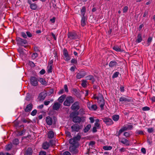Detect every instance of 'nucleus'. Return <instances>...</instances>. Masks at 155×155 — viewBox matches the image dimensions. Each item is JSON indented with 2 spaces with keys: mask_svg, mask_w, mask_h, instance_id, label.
Wrapping results in <instances>:
<instances>
[{
  "mask_svg": "<svg viewBox=\"0 0 155 155\" xmlns=\"http://www.w3.org/2000/svg\"><path fill=\"white\" fill-rule=\"evenodd\" d=\"M74 102V98L71 96H68L66 97L65 100L63 104L65 106L69 107Z\"/></svg>",
  "mask_w": 155,
  "mask_h": 155,
  "instance_id": "1",
  "label": "nucleus"
},
{
  "mask_svg": "<svg viewBox=\"0 0 155 155\" xmlns=\"http://www.w3.org/2000/svg\"><path fill=\"white\" fill-rule=\"evenodd\" d=\"M67 35L68 38L71 40L76 39L78 38V35L74 32H69Z\"/></svg>",
  "mask_w": 155,
  "mask_h": 155,
  "instance_id": "2",
  "label": "nucleus"
},
{
  "mask_svg": "<svg viewBox=\"0 0 155 155\" xmlns=\"http://www.w3.org/2000/svg\"><path fill=\"white\" fill-rule=\"evenodd\" d=\"M16 41L18 45L23 46L24 45L28 44V42L26 39H24L19 37L16 38Z\"/></svg>",
  "mask_w": 155,
  "mask_h": 155,
  "instance_id": "3",
  "label": "nucleus"
},
{
  "mask_svg": "<svg viewBox=\"0 0 155 155\" xmlns=\"http://www.w3.org/2000/svg\"><path fill=\"white\" fill-rule=\"evenodd\" d=\"M102 120H103V121L104 122L107 126L111 125L114 123L112 119L108 117L102 118Z\"/></svg>",
  "mask_w": 155,
  "mask_h": 155,
  "instance_id": "4",
  "label": "nucleus"
},
{
  "mask_svg": "<svg viewBox=\"0 0 155 155\" xmlns=\"http://www.w3.org/2000/svg\"><path fill=\"white\" fill-rule=\"evenodd\" d=\"M119 101L122 103L132 102L133 101L131 97L128 96H127L126 97H125L124 96L121 97L119 99Z\"/></svg>",
  "mask_w": 155,
  "mask_h": 155,
  "instance_id": "5",
  "label": "nucleus"
},
{
  "mask_svg": "<svg viewBox=\"0 0 155 155\" xmlns=\"http://www.w3.org/2000/svg\"><path fill=\"white\" fill-rule=\"evenodd\" d=\"M79 104L80 102L79 101H75L71 105V109L73 110H78L80 108Z\"/></svg>",
  "mask_w": 155,
  "mask_h": 155,
  "instance_id": "6",
  "label": "nucleus"
},
{
  "mask_svg": "<svg viewBox=\"0 0 155 155\" xmlns=\"http://www.w3.org/2000/svg\"><path fill=\"white\" fill-rule=\"evenodd\" d=\"M69 149V151L73 154H76L78 152V150L75 145L70 146Z\"/></svg>",
  "mask_w": 155,
  "mask_h": 155,
  "instance_id": "7",
  "label": "nucleus"
},
{
  "mask_svg": "<svg viewBox=\"0 0 155 155\" xmlns=\"http://www.w3.org/2000/svg\"><path fill=\"white\" fill-rule=\"evenodd\" d=\"M71 128L72 132H78L79 131L80 128L79 125L77 124H74L72 125Z\"/></svg>",
  "mask_w": 155,
  "mask_h": 155,
  "instance_id": "8",
  "label": "nucleus"
},
{
  "mask_svg": "<svg viewBox=\"0 0 155 155\" xmlns=\"http://www.w3.org/2000/svg\"><path fill=\"white\" fill-rule=\"evenodd\" d=\"M21 36L24 38H27V37L29 38H31L32 36L31 33L29 31H27L26 33L22 32L21 33Z\"/></svg>",
  "mask_w": 155,
  "mask_h": 155,
  "instance_id": "9",
  "label": "nucleus"
},
{
  "mask_svg": "<svg viewBox=\"0 0 155 155\" xmlns=\"http://www.w3.org/2000/svg\"><path fill=\"white\" fill-rule=\"evenodd\" d=\"M38 79L34 77H32L31 78L30 82L31 85L34 86H36L38 85Z\"/></svg>",
  "mask_w": 155,
  "mask_h": 155,
  "instance_id": "10",
  "label": "nucleus"
},
{
  "mask_svg": "<svg viewBox=\"0 0 155 155\" xmlns=\"http://www.w3.org/2000/svg\"><path fill=\"white\" fill-rule=\"evenodd\" d=\"M63 55L66 58L65 60L67 61H69L70 59V58L68 54L67 49L64 48L63 49Z\"/></svg>",
  "mask_w": 155,
  "mask_h": 155,
  "instance_id": "11",
  "label": "nucleus"
},
{
  "mask_svg": "<svg viewBox=\"0 0 155 155\" xmlns=\"http://www.w3.org/2000/svg\"><path fill=\"white\" fill-rule=\"evenodd\" d=\"M86 75V73L85 71H81L77 74L76 77L77 79H79L84 77Z\"/></svg>",
  "mask_w": 155,
  "mask_h": 155,
  "instance_id": "12",
  "label": "nucleus"
},
{
  "mask_svg": "<svg viewBox=\"0 0 155 155\" xmlns=\"http://www.w3.org/2000/svg\"><path fill=\"white\" fill-rule=\"evenodd\" d=\"M47 96V93L45 91H43L40 93L38 97L40 101L44 100Z\"/></svg>",
  "mask_w": 155,
  "mask_h": 155,
  "instance_id": "13",
  "label": "nucleus"
},
{
  "mask_svg": "<svg viewBox=\"0 0 155 155\" xmlns=\"http://www.w3.org/2000/svg\"><path fill=\"white\" fill-rule=\"evenodd\" d=\"M33 107V105L32 103H30L28 104L24 109L25 111L26 112H29L31 111Z\"/></svg>",
  "mask_w": 155,
  "mask_h": 155,
  "instance_id": "14",
  "label": "nucleus"
},
{
  "mask_svg": "<svg viewBox=\"0 0 155 155\" xmlns=\"http://www.w3.org/2000/svg\"><path fill=\"white\" fill-rule=\"evenodd\" d=\"M82 117H81L78 116L74 117L72 119L73 121L76 123H80Z\"/></svg>",
  "mask_w": 155,
  "mask_h": 155,
  "instance_id": "15",
  "label": "nucleus"
},
{
  "mask_svg": "<svg viewBox=\"0 0 155 155\" xmlns=\"http://www.w3.org/2000/svg\"><path fill=\"white\" fill-rule=\"evenodd\" d=\"M61 104L58 102L54 103L52 109L53 110H58L60 108Z\"/></svg>",
  "mask_w": 155,
  "mask_h": 155,
  "instance_id": "16",
  "label": "nucleus"
},
{
  "mask_svg": "<svg viewBox=\"0 0 155 155\" xmlns=\"http://www.w3.org/2000/svg\"><path fill=\"white\" fill-rule=\"evenodd\" d=\"M46 121L47 124L51 125L53 123L52 120L50 116H48L46 117Z\"/></svg>",
  "mask_w": 155,
  "mask_h": 155,
  "instance_id": "17",
  "label": "nucleus"
},
{
  "mask_svg": "<svg viewBox=\"0 0 155 155\" xmlns=\"http://www.w3.org/2000/svg\"><path fill=\"white\" fill-rule=\"evenodd\" d=\"M120 142L123 144H125L126 146H129L130 145L129 140L124 138H122Z\"/></svg>",
  "mask_w": 155,
  "mask_h": 155,
  "instance_id": "18",
  "label": "nucleus"
},
{
  "mask_svg": "<svg viewBox=\"0 0 155 155\" xmlns=\"http://www.w3.org/2000/svg\"><path fill=\"white\" fill-rule=\"evenodd\" d=\"M79 114L78 111H74L72 112L70 115V117L71 118L73 119L74 117L78 116Z\"/></svg>",
  "mask_w": 155,
  "mask_h": 155,
  "instance_id": "19",
  "label": "nucleus"
},
{
  "mask_svg": "<svg viewBox=\"0 0 155 155\" xmlns=\"http://www.w3.org/2000/svg\"><path fill=\"white\" fill-rule=\"evenodd\" d=\"M66 95L65 94H63L60 96L58 99V102L61 103H62L66 98Z\"/></svg>",
  "mask_w": 155,
  "mask_h": 155,
  "instance_id": "20",
  "label": "nucleus"
},
{
  "mask_svg": "<svg viewBox=\"0 0 155 155\" xmlns=\"http://www.w3.org/2000/svg\"><path fill=\"white\" fill-rule=\"evenodd\" d=\"M38 81H39L42 84L46 85L47 84V82L45 80L42 78H39L38 79Z\"/></svg>",
  "mask_w": 155,
  "mask_h": 155,
  "instance_id": "21",
  "label": "nucleus"
},
{
  "mask_svg": "<svg viewBox=\"0 0 155 155\" xmlns=\"http://www.w3.org/2000/svg\"><path fill=\"white\" fill-rule=\"evenodd\" d=\"M47 135L48 138L49 139H52L54 137V133L52 131H49Z\"/></svg>",
  "mask_w": 155,
  "mask_h": 155,
  "instance_id": "22",
  "label": "nucleus"
},
{
  "mask_svg": "<svg viewBox=\"0 0 155 155\" xmlns=\"http://www.w3.org/2000/svg\"><path fill=\"white\" fill-rule=\"evenodd\" d=\"M86 78L87 80H90L92 82V83H93L95 81V79L94 76L91 75H90L87 76L86 77Z\"/></svg>",
  "mask_w": 155,
  "mask_h": 155,
  "instance_id": "23",
  "label": "nucleus"
},
{
  "mask_svg": "<svg viewBox=\"0 0 155 155\" xmlns=\"http://www.w3.org/2000/svg\"><path fill=\"white\" fill-rule=\"evenodd\" d=\"M113 49L117 51H123V50L121 49V46H119L117 45L114 46Z\"/></svg>",
  "mask_w": 155,
  "mask_h": 155,
  "instance_id": "24",
  "label": "nucleus"
},
{
  "mask_svg": "<svg viewBox=\"0 0 155 155\" xmlns=\"http://www.w3.org/2000/svg\"><path fill=\"white\" fill-rule=\"evenodd\" d=\"M32 150L31 148L29 147L26 150L25 155H31L32 153Z\"/></svg>",
  "mask_w": 155,
  "mask_h": 155,
  "instance_id": "25",
  "label": "nucleus"
},
{
  "mask_svg": "<svg viewBox=\"0 0 155 155\" xmlns=\"http://www.w3.org/2000/svg\"><path fill=\"white\" fill-rule=\"evenodd\" d=\"M49 143L48 142H45L43 143L42 145V148L44 149H47L49 147Z\"/></svg>",
  "mask_w": 155,
  "mask_h": 155,
  "instance_id": "26",
  "label": "nucleus"
},
{
  "mask_svg": "<svg viewBox=\"0 0 155 155\" xmlns=\"http://www.w3.org/2000/svg\"><path fill=\"white\" fill-rule=\"evenodd\" d=\"M117 64L115 61H110L109 64V66L110 67H113L117 65Z\"/></svg>",
  "mask_w": 155,
  "mask_h": 155,
  "instance_id": "27",
  "label": "nucleus"
},
{
  "mask_svg": "<svg viewBox=\"0 0 155 155\" xmlns=\"http://www.w3.org/2000/svg\"><path fill=\"white\" fill-rule=\"evenodd\" d=\"M13 147L12 144V143H10L7 145H6L5 146V149L7 151H9Z\"/></svg>",
  "mask_w": 155,
  "mask_h": 155,
  "instance_id": "28",
  "label": "nucleus"
},
{
  "mask_svg": "<svg viewBox=\"0 0 155 155\" xmlns=\"http://www.w3.org/2000/svg\"><path fill=\"white\" fill-rule=\"evenodd\" d=\"M137 39L136 40L137 43H139L141 42L142 40V35L141 34H139L137 36Z\"/></svg>",
  "mask_w": 155,
  "mask_h": 155,
  "instance_id": "29",
  "label": "nucleus"
},
{
  "mask_svg": "<svg viewBox=\"0 0 155 155\" xmlns=\"http://www.w3.org/2000/svg\"><path fill=\"white\" fill-rule=\"evenodd\" d=\"M91 127V125L89 124L85 127L84 129V133H87L90 129Z\"/></svg>",
  "mask_w": 155,
  "mask_h": 155,
  "instance_id": "30",
  "label": "nucleus"
},
{
  "mask_svg": "<svg viewBox=\"0 0 155 155\" xmlns=\"http://www.w3.org/2000/svg\"><path fill=\"white\" fill-rule=\"evenodd\" d=\"M86 18H81V25L82 26L84 27L86 25Z\"/></svg>",
  "mask_w": 155,
  "mask_h": 155,
  "instance_id": "31",
  "label": "nucleus"
},
{
  "mask_svg": "<svg viewBox=\"0 0 155 155\" xmlns=\"http://www.w3.org/2000/svg\"><path fill=\"white\" fill-rule=\"evenodd\" d=\"M112 118L114 121H117L119 119V116L118 115H114L112 116Z\"/></svg>",
  "mask_w": 155,
  "mask_h": 155,
  "instance_id": "32",
  "label": "nucleus"
},
{
  "mask_svg": "<svg viewBox=\"0 0 155 155\" xmlns=\"http://www.w3.org/2000/svg\"><path fill=\"white\" fill-rule=\"evenodd\" d=\"M37 5L35 3H32L30 6V8L32 10H35L37 8Z\"/></svg>",
  "mask_w": 155,
  "mask_h": 155,
  "instance_id": "33",
  "label": "nucleus"
},
{
  "mask_svg": "<svg viewBox=\"0 0 155 155\" xmlns=\"http://www.w3.org/2000/svg\"><path fill=\"white\" fill-rule=\"evenodd\" d=\"M152 40V38L151 37H149L147 39V46H148L150 45Z\"/></svg>",
  "mask_w": 155,
  "mask_h": 155,
  "instance_id": "34",
  "label": "nucleus"
},
{
  "mask_svg": "<svg viewBox=\"0 0 155 155\" xmlns=\"http://www.w3.org/2000/svg\"><path fill=\"white\" fill-rule=\"evenodd\" d=\"M76 141L75 140L74 138H71L69 140V143L70 144L74 145L76 143Z\"/></svg>",
  "mask_w": 155,
  "mask_h": 155,
  "instance_id": "35",
  "label": "nucleus"
},
{
  "mask_svg": "<svg viewBox=\"0 0 155 155\" xmlns=\"http://www.w3.org/2000/svg\"><path fill=\"white\" fill-rule=\"evenodd\" d=\"M103 148L105 150H111L112 148V147L110 146H105L103 147Z\"/></svg>",
  "mask_w": 155,
  "mask_h": 155,
  "instance_id": "36",
  "label": "nucleus"
},
{
  "mask_svg": "<svg viewBox=\"0 0 155 155\" xmlns=\"http://www.w3.org/2000/svg\"><path fill=\"white\" fill-rule=\"evenodd\" d=\"M19 141L18 139H14L12 142V143L13 144L17 145L19 144Z\"/></svg>",
  "mask_w": 155,
  "mask_h": 155,
  "instance_id": "37",
  "label": "nucleus"
},
{
  "mask_svg": "<svg viewBox=\"0 0 155 155\" xmlns=\"http://www.w3.org/2000/svg\"><path fill=\"white\" fill-rule=\"evenodd\" d=\"M87 81L86 80H83L82 81L81 85L84 87H85L87 85Z\"/></svg>",
  "mask_w": 155,
  "mask_h": 155,
  "instance_id": "38",
  "label": "nucleus"
},
{
  "mask_svg": "<svg viewBox=\"0 0 155 155\" xmlns=\"http://www.w3.org/2000/svg\"><path fill=\"white\" fill-rule=\"evenodd\" d=\"M74 139L76 141H77L79 140L81 138V136L79 134H78L76 136L74 137Z\"/></svg>",
  "mask_w": 155,
  "mask_h": 155,
  "instance_id": "39",
  "label": "nucleus"
},
{
  "mask_svg": "<svg viewBox=\"0 0 155 155\" xmlns=\"http://www.w3.org/2000/svg\"><path fill=\"white\" fill-rule=\"evenodd\" d=\"M97 108V107L96 104H93L91 105V107L90 108V110H95Z\"/></svg>",
  "mask_w": 155,
  "mask_h": 155,
  "instance_id": "40",
  "label": "nucleus"
},
{
  "mask_svg": "<svg viewBox=\"0 0 155 155\" xmlns=\"http://www.w3.org/2000/svg\"><path fill=\"white\" fill-rule=\"evenodd\" d=\"M119 74V72L117 71L115 72L113 74L112 78H114L118 77V75Z\"/></svg>",
  "mask_w": 155,
  "mask_h": 155,
  "instance_id": "41",
  "label": "nucleus"
},
{
  "mask_svg": "<svg viewBox=\"0 0 155 155\" xmlns=\"http://www.w3.org/2000/svg\"><path fill=\"white\" fill-rule=\"evenodd\" d=\"M124 135L126 137H130V134L129 132H125L124 133Z\"/></svg>",
  "mask_w": 155,
  "mask_h": 155,
  "instance_id": "42",
  "label": "nucleus"
},
{
  "mask_svg": "<svg viewBox=\"0 0 155 155\" xmlns=\"http://www.w3.org/2000/svg\"><path fill=\"white\" fill-rule=\"evenodd\" d=\"M135 133L137 135H142L143 134V131L142 130H137Z\"/></svg>",
  "mask_w": 155,
  "mask_h": 155,
  "instance_id": "43",
  "label": "nucleus"
},
{
  "mask_svg": "<svg viewBox=\"0 0 155 155\" xmlns=\"http://www.w3.org/2000/svg\"><path fill=\"white\" fill-rule=\"evenodd\" d=\"M52 71V65H50L48 70V73H51Z\"/></svg>",
  "mask_w": 155,
  "mask_h": 155,
  "instance_id": "44",
  "label": "nucleus"
},
{
  "mask_svg": "<svg viewBox=\"0 0 155 155\" xmlns=\"http://www.w3.org/2000/svg\"><path fill=\"white\" fill-rule=\"evenodd\" d=\"M53 101V99H51L50 101H45L44 102V104L46 106L48 105L50 103V102H52Z\"/></svg>",
  "mask_w": 155,
  "mask_h": 155,
  "instance_id": "45",
  "label": "nucleus"
},
{
  "mask_svg": "<svg viewBox=\"0 0 155 155\" xmlns=\"http://www.w3.org/2000/svg\"><path fill=\"white\" fill-rule=\"evenodd\" d=\"M31 56L33 58L35 59L38 57V54L36 53H34L32 54Z\"/></svg>",
  "mask_w": 155,
  "mask_h": 155,
  "instance_id": "46",
  "label": "nucleus"
},
{
  "mask_svg": "<svg viewBox=\"0 0 155 155\" xmlns=\"http://www.w3.org/2000/svg\"><path fill=\"white\" fill-rule=\"evenodd\" d=\"M37 112V110L36 109H35L33 110L31 113V114L32 116H35Z\"/></svg>",
  "mask_w": 155,
  "mask_h": 155,
  "instance_id": "47",
  "label": "nucleus"
},
{
  "mask_svg": "<svg viewBox=\"0 0 155 155\" xmlns=\"http://www.w3.org/2000/svg\"><path fill=\"white\" fill-rule=\"evenodd\" d=\"M127 130H131L133 128V126L132 125H128L126 126Z\"/></svg>",
  "mask_w": 155,
  "mask_h": 155,
  "instance_id": "48",
  "label": "nucleus"
},
{
  "mask_svg": "<svg viewBox=\"0 0 155 155\" xmlns=\"http://www.w3.org/2000/svg\"><path fill=\"white\" fill-rule=\"evenodd\" d=\"M28 64L31 67H34L35 66V64L33 62L31 61H28Z\"/></svg>",
  "mask_w": 155,
  "mask_h": 155,
  "instance_id": "49",
  "label": "nucleus"
},
{
  "mask_svg": "<svg viewBox=\"0 0 155 155\" xmlns=\"http://www.w3.org/2000/svg\"><path fill=\"white\" fill-rule=\"evenodd\" d=\"M120 130H121V131L122 132H124L125 131L128 130L126 126H124L122 127L120 129Z\"/></svg>",
  "mask_w": 155,
  "mask_h": 155,
  "instance_id": "50",
  "label": "nucleus"
},
{
  "mask_svg": "<svg viewBox=\"0 0 155 155\" xmlns=\"http://www.w3.org/2000/svg\"><path fill=\"white\" fill-rule=\"evenodd\" d=\"M142 110L143 111H147L150 110V108L147 106H145L142 108Z\"/></svg>",
  "mask_w": 155,
  "mask_h": 155,
  "instance_id": "51",
  "label": "nucleus"
},
{
  "mask_svg": "<svg viewBox=\"0 0 155 155\" xmlns=\"http://www.w3.org/2000/svg\"><path fill=\"white\" fill-rule=\"evenodd\" d=\"M126 151V148H125L124 147H122L119 150V152L121 153H122L123 152H124Z\"/></svg>",
  "mask_w": 155,
  "mask_h": 155,
  "instance_id": "52",
  "label": "nucleus"
},
{
  "mask_svg": "<svg viewBox=\"0 0 155 155\" xmlns=\"http://www.w3.org/2000/svg\"><path fill=\"white\" fill-rule=\"evenodd\" d=\"M71 62L75 64H77L78 63L77 61L75 59L73 58L71 60Z\"/></svg>",
  "mask_w": 155,
  "mask_h": 155,
  "instance_id": "53",
  "label": "nucleus"
},
{
  "mask_svg": "<svg viewBox=\"0 0 155 155\" xmlns=\"http://www.w3.org/2000/svg\"><path fill=\"white\" fill-rule=\"evenodd\" d=\"M95 142L94 141H91L89 142V145L91 147H93V146L95 144Z\"/></svg>",
  "mask_w": 155,
  "mask_h": 155,
  "instance_id": "54",
  "label": "nucleus"
},
{
  "mask_svg": "<svg viewBox=\"0 0 155 155\" xmlns=\"http://www.w3.org/2000/svg\"><path fill=\"white\" fill-rule=\"evenodd\" d=\"M18 51L21 54H23L24 53V49L22 48H19L18 49Z\"/></svg>",
  "mask_w": 155,
  "mask_h": 155,
  "instance_id": "55",
  "label": "nucleus"
},
{
  "mask_svg": "<svg viewBox=\"0 0 155 155\" xmlns=\"http://www.w3.org/2000/svg\"><path fill=\"white\" fill-rule=\"evenodd\" d=\"M14 124L15 127H19V123L18 121H15V122H14Z\"/></svg>",
  "mask_w": 155,
  "mask_h": 155,
  "instance_id": "56",
  "label": "nucleus"
},
{
  "mask_svg": "<svg viewBox=\"0 0 155 155\" xmlns=\"http://www.w3.org/2000/svg\"><path fill=\"white\" fill-rule=\"evenodd\" d=\"M94 127L97 128V129L100 128V124L99 123H95L94 124Z\"/></svg>",
  "mask_w": 155,
  "mask_h": 155,
  "instance_id": "57",
  "label": "nucleus"
},
{
  "mask_svg": "<svg viewBox=\"0 0 155 155\" xmlns=\"http://www.w3.org/2000/svg\"><path fill=\"white\" fill-rule=\"evenodd\" d=\"M26 131V130L25 129H23L22 131L20 132L19 134L20 135H23L24 133H25V132Z\"/></svg>",
  "mask_w": 155,
  "mask_h": 155,
  "instance_id": "58",
  "label": "nucleus"
},
{
  "mask_svg": "<svg viewBox=\"0 0 155 155\" xmlns=\"http://www.w3.org/2000/svg\"><path fill=\"white\" fill-rule=\"evenodd\" d=\"M74 95H76V97L78 98H80L81 96L80 93L78 91L77 93L74 94Z\"/></svg>",
  "mask_w": 155,
  "mask_h": 155,
  "instance_id": "59",
  "label": "nucleus"
},
{
  "mask_svg": "<svg viewBox=\"0 0 155 155\" xmlns=\"http://www.w3.org/2000/svg\"><path fill=\"white\" fill-rule=\"evenodd\" d=\"M99 104H100V107L101 108V110H103L104 108V107L105 104L104 102H103V103H101Z\"/></svg>",
  "mask_w": 155,
  "mask_h": 155,
  "instance_id": "60",
  "label": "nucleus"
},
{
  "mask_svg": "<svg viewBox=\"0 0 155 155\" xmlns=\"http://www.w3.org/2000/svg\"><path fill=\"white\" fill-rule=\"evenodd\" d=\"M122 133L121 130H120L118 132H117L116 135L117 136L119 137Z\"/></svg>",
  "mask_w": 155,
  "mask_h": 155,
  "instance_id": "61",
  "label": "nucleus"
},
{
  "mask_svg": "<svg viewBox=\"0 0 155 155\" xmlns=\"http://www.w3.org/2000/svg\"><path fill=\"white\" fill-rule=\"evenodd\" d=\"M86 11V8L85 6H83L82 7L81 9V13L85 12Z\"/></svg>",
  "mask_w": 155,
  "mask_h": 155,
  "instance_id": "62",
  "label": "nucleus"
},
{
  "mask_svg": "<svg viewBox=\"0 0 155 155\" xmlns=\"http://www.w3.org/2000/svg\"><path fill=\"white\" fill-rule=\"evenodd\" d=\"M63 155H71V154L69 152L66 151L63 153Z\"/></svg>",
  "mask_w": 155,
  "mask_h": 155,
  "instance_id": "63",
  "label": "nucleus"
},
{
  "mask_svg": "<svg viewBox=\"0 0 155 155\" xmlns=\"http://www.w3.org/2000/svg\"><path fill=\"white\" fill-rule=\"evenodd\" d=\"M128 10V7L127 6L124 7L123 9V12L124 13L126 12Z\"/></svg>",
  "mask_w": 155,
  "mask_h": 155,
  "instance_id": "64",
  "label": "nucleus"
}]
</instances>
